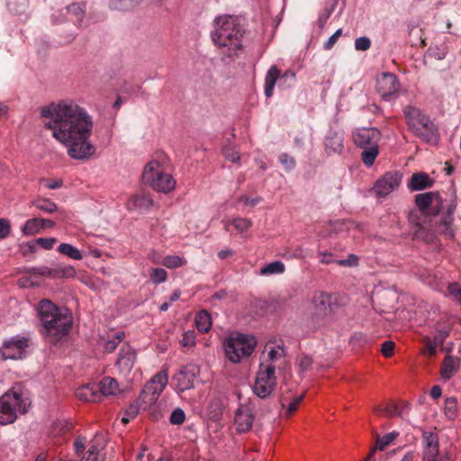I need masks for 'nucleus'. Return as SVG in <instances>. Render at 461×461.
<instances>
[{
  "instance_id": "26",
  "label": "nucleus",
  "mask_w": 461,
  "mask_h": 461,
  "mask_svg": "<svg viewBox=\"0 0 461 461\" xmlns=\"http://www.w3.org/2000/svg\"><path fill=\"white\" fill-rule=\"evenodd\" d=\"M99 389L97 384H86L77 390L76 395L82 401L93 402H100L102 398Z\"/></svg>"
},
{
  "instance_id": "48",
  "label": "nucleus",
  "mask_w": 461,
  "mask_h": 461,
  "mask_svg": "<svg viewBox=\"0 0 461 461\" xmlns=\"http://www.w3.org/2000/svg\"><path fill=\"white\" fill-rule=\"evenodd\" d=\"M140 0H113V5L116 9H129L138 4Z\"/></svg>"
},
{
  "instance_id": "35",
  "label": "nucleus",
  "mask_w": 461,
  "mask_h": 461,
  "mask_svg": "<svg viewBox=\"0 0 461 461\" xmlns=\"http://www.w3.org/2000/svg\"><path fill=\"white\" fill-rule=\"evenodd\" d=\"M457 400L456 397L447 398L445 401L444 413L448 420H455L457 416Z\"/></svg>"
},
{
  "instance_id": "44",
  "label": "nucleus",
  "mask_w": 461,
  "mask_h": 461,
  "mask_svg": "<svg viewBox=\"0 0 461 461\" xmlns=\"http://www.w3.org/2000/svg\"><path fill=\"white\" fill-rule=\"evenodd\" d=\"M123 335V332H117L112 339L106 340L104 344V348L105 351H113L122 341Z\"/></svg>"
},
{
  "instance_id": "12",
  "label": "nucleus",
  "mask_w": 461,
  "mask_h": 461,
  "mask_svg": "<svg viewBox=\"0 0 461 461\" xmlns=\"http://www.w3.org/2000/svg\"><path fill=\"white\" fill-rule=\"evenodd\" d=\"M29 347L28 339L24 337L14 336L3 343L0 348V356L3 359H22Z\"/></svg>"
},
{
  "instance_id": "25",
  "label": "nucleus",
  "mask_w": 461,
  "mask_h": 461,
  "mask_svg": "<svg viewBox=\"0 0 461 461\" xmlns=\"http://www.w3.org/2000/svg\"><path fill=\"white\" fill-rule=\"evenodd\" d=\"M433 184L434 180L431 179L426 173L419 172L411 175L407 186L411 191H420L430 188Z\"/></svg>"
},
{
  "instance_id": "9",
  "label": "nucleus",
  "mask_w": 461,
  "mask_h": 461,
  "mask_svg": "<svg viewBox=\"0 0 461 461\" xmlns=\"http://www.w3.org/2000/svg\"><path fill=\"white\" fill-rule=\"evenodd\" d=\"M450 191L442 197L438 192L421 193L415 196L417 208L425 215H438L445 210Z\"/></svg>"
},
{
  "instance_id": "64",
  "label": "nucleus",
  "mask_w": 461,
  "mask_h": 461,
  "mask_svg": "<svg viewBox=\"0 0 461 461\" xmlns=\"http://www.w3.org/2000/svg\"><path fill=\"white\" fill-rule=\"evenodd\" d=\"M449 293L456 297V300L458 301V298L461 297V286L458 284H452L448 286Z\"/></svg>"
},
{
  "instance_id": "15",
  "label": "nucleus",
  "mask_w": 461,
  "mask_h": 461,
  "mask_svg": "<svg viewBox=\"0 0 461 461\" xmlns=\"http://www.w3.org/2000/svg\"><path fill=\"white\" fill-rule=\"evenodd\" d=\"M456 208V190L451 188L450 193L447 198V204L445 207L446 216L438 224L436 230L447 239L454 237V230L452 229L453 213Z\"/></svg>"
},
{
  "instance_id": "4",
  "label": "nucleus",
  "mask_w": 461,
  "mask_h": 461,
  "mask_svg": "<svg viewBox=\"0 0 461 461\" xmlns=\"http://www.w3.org/2000/svg\"><path fill=\"white\" fill-rule=\"evenodd\" d=\"M143 182L157 192L168 194L176 187V181L170 173L168 157L158 152L144 167Z\"/></svg>"
},
{
  "instance_id": "13",
  "label": "nucleus",
  "mask_w": 461,
  "mask_h": 461,
  "mask_svg": "<svg viewBox=\"0 0 461 461\" xmlns=\"http://www.w3.org/2000/svg\"><path fill=\"white\" fill-rule=\"evenodd\" d=\"M403 114L409 127L418 135L421 134L422 130L430 131L433 127L429 118L415 106L407 105L403 110Z\"/></svg>"
},
{
  "instance_id": "39",
  "label": "nucleus",
  "mask_w": 461,
  "mask_h": 461,
  "mask_svg": "<svg viewBox=\"0 0 461 461\" xmlns=\"http://www.w3.org/2000/svg\"><path fill=\"white\" fill-rule=\"evenodd\" d=\"M161 264L167 268H176L185 264V260L176 255H168L163 258Z\"/></svg>"
},
{
  "instance_id": "53",
  "label": "nucleus",
  "mask_w": 461,
  "mask_h": 461,
  "mask_svg": "<svg viewBox=\"0 0 461 461\" xmlns=\"http://www.w3.org/2000/svg\"><path fill=\"white\" fill-rule=\"evenodd\" d=\"M395 344L392 340H386L382 344L381 351L385 357H390L393 354Z\"/></svg>"
},
{
  "instance_id": "1",
  "label": "nucleus",
  "mask_w": 461,
  "mask_h": 461,
  "mask_svg": "<svg viewBox=\"0 0 461 461\" xmlns=\"http://www.w3.org/2000/svg\"><path fill=\"white\" fill-rule=\"evenodd\" d=\"M41 116L49 119L44 128L50 130L52 137L68 148L74 159H87L95 152L89 138L93 121L87 112L72 101L51 103L41 108Z\"/></svg>"
},
{
  "instance_id": "5",
  "label": "nucleus",
  "mask_w": 461,
  "mask_h": 461,
  "mask_svg": "<svg viewBox=\"0 0 461 461\" xmlns=\"http://www.w3.org/2000/svg\"><path fill=\"white\" fill-rule=\"evenodd\" d=\"M31 405L30 399L21 384H15L0 397V424L14 423L18 414L26 413Z\"/></svg>"
},
{
  "instance_id": "56",
  "label": "nucleus",
  "mask_w": 461,
  "mask_h": 461,
  "mask_svg": "<svg viewBox=\"0 0 461 461\" xmlns=\"http://www.w3.org/2000/svg\"><path fill=\"white\" fill-rule=\"evenodd\" d=\"M342 30L338 29L330 38L329 40L324 43V49L325 50H330L336 41H338L339 37L341 36Z\"/></svg>"
},
{
  "instance_id": "21",
  "label": "nucleus",
  "mask_w": 461,
  "mask_h": 461,
  "mask_svg": "<svg viewBox=\"0 0 461 461\" xmlns=\"http://www.w3.org/2000/svg\"><path fill=\"white\" fill-rule=\"evenodd\" d=\"M279 79L278 86L279 87L286 88L290 87L293 83H290L288 80H282V76L280 75V70L276 66H272L266 77H265V95L267 98L273 95L274 88L276 81Z\"/></svg>"
},
{
  "instance_id": "16",
  "label": "nucleus",
  "mask_w": 461,
  "mask_h": 461,
  "mask_svg": "<svg viewBox=\"0 0 461 461\" xmlns=\"http://www.w3.org/2000/svg\"><path fill=\"white\" fill-rule=\"evenodd\" d=\"M334 303L333 295L330 293L317 292L312 298L313 314L323 319L332 313Z\"/></svg>"
},
{
  "instance_id": "20",
  "label": "nucleus",
  "mask_w": 461,
  "mask_h": 461,
  "mask_svg": "<svg viewBox=\"0 0 461 461\" xmlns=\"http://www.w3.org/2000/svg\"><path fill=\"white\" fill-rule=\"evenodd\" d=\"M324 148L328 155L341 153L344 149L342 131L330 128L324 139Z\"/></svg>"
},
{
  "instance_id": "57",
  "label": "nucleus",
  "mask_w": 461,
  "mask_h": 461,
  "mask_svg": "<svg viewBox=\"0 0 461 461\" xmlns=\"http://www.w3.org/2000/svg\"><path fill=\"white\" fill-rule=\"evenodd\" d=\"M37 244L41 246L45 249H50L53 248V245L56 243L55 238H39L37 240Z\"/></svg>"
},
{
  "instance_id": "32",
  "label": "nucleus",
  "mask_w": 461,
  "mask_h": 461,
  "mask_svg": "<svg viewBox=\"0 0 461 461\" xmlns=\"http://www.w3.org/2000/svg\"><path fill=\"white\" fill-rule=\"evenodd\" d=\"M32 205L46 213H53L58 210V205L50 199L37 198L32 201Z\"/></svg>"
},
{
  "instance_id": "30",
  "label": "nucleus",
  "mask_w": 461,
  "mask_h": 461,
  "mask_svg": "<svg viewBox=\"0 0 461 461\" xmlns=\"http://www.w3.org/2000/svg\"><path fill=\"white\" fill-rule=\"evenodd\" d=\"M285 271V264L280 261H273L267 265H265L260 269V275L262 276H272V275H281Z\"/></svg>"
},
{
  "instance_id": "27",
  "label": "nucleus",
  "mask_w": 461,
  "mask_h": 461,
  "mask_svg": "<svg viewBox=\"0 0 461 461\" xmlns=\"http://www.w3.org/2000/svg\"><path fill=\"white\" fill-rule=\"evenodd\" d=\"M460 365V361L457 357L453 356H447L444 358L442 368H441V376L445 380L450 379L458 370Z\"/></svg>"
},
{
  "instance_id": "28",
  "label": "nucleus",
  "mask_w": 461,
  "mask_h": 461,
  "mask_svg": "<svg viewBox=\"0 0 461 461\" xmlns=\"http://www.w3.org/2000/svg\"><path fill=\"white\" fill-rule=\"evenodd\" d=\"M97 384L100 388L99 392L101 393V398L103 396L115 395L120 391L117 381L110 376L103 378Z\"/></svg>"
},
{
  "instance_id": "47",
  "label": "nucleus",
  "mask_w": 461,
  "mask_h": 461,
  "mask_svg": "<svg viewBox=\"0 0 461 461\" xmlns=\"http://www.w3.org/2000/svg\"><path fill=\"white\" fill-rule=\"evenodd\" d=\"M371 46V41L368 37L363 36L356 39L355 49L360 51L367 50Z\"/></svg>"
},
{
  "instance_id": "43",
  "label": "nucleus",
  "mask_w": 461,
  "mask_h": 461,
  "mask_svg": "<svg viewBox=\"0 0 461 461\" xmlns=\"http://www.w3.org/2000/svg\"><path fill=\"white\" fill-rule=\"evenodd\" d=\"M41 282L38 280L36 275L31 274L19 278L18 285L22 288L33 287L40 285Z\"/></svg>"
},
{
  "instance_id": "59",
  "label": "nucleus",
  "mask_w": 461,
  "mask_h": 461,
  "mask_svg": "<svg viewBox=\"0 0 461 461\" xmlns=\"http://www.w3.org/2000/svg\"><path fill=\"white\" fill-rule=\"evenodd\" d=\"M240 202H242L245 205L247 206H256L260 201H261V197L258 196V197H255V198H249L248 196H240L239 198Z\"/></svg>"
},
{
  "instance_id": "2",
  "label": "nucleus",
  "mask_w": 461,
  "mask_h": 461,
  "mask_svg": "<svg viewBox=\"0 0 461 461\" xmlns=\"http://www.w3.org/2000/svg\"><path fill=\"white\" fill-rule=\"evenodd\" d=\"M211 37L221 53L228 58L238 57L243 50L245 29L235 15H221L214 19Z\"/></svg>"
},
{
  "instance_id": "45",
  "label": "nucleus",
  "mask_w": 461,
  "mask_h": 461,
  "mask_svg": "<svg viewBox=\"0 0 461 461\" xmlns=\"http://www.w3.org/2000/svg\"><path fill=\"white\" fill-rule=\"evenodd\" d=\"M28 274L36 275V276H51L53 277L54 268H49L48 267H32L26 270Z\"/></svg>"
},
{
  "instance_id": "3",
  "label": "nucleus",
  "mask_w": 461,
  "mask_h": 461,
  "mask_svg": "<svg viewBox=\"0 0 461 461\" xmlns=\"http://www.w3.org/2000/svg\"><path fill=\"white\" fill-rule=\"evenodd\" d=\"M38 316L41 325V333L50 343H57L66 338L72 327L71 313L59 308L48 299L38 304Z\"/></svg>"
},
{
  "instance_id": "10",
  "label": "nucleus",
  "mask_w": 461,
  "mask_h": 461,
  "mask_svg": "<svg viewBox=\"0 0 461 461\" xmlns=\"http://www.w3.org/2000/svg\"><path fill=\"white\" fill-rule=\"evenodd\" d=\"M422 461H450L451 455L447 450L439 449L438 436L432 432H423Z\"/></svg>"
},
{
  "instance_id": "63",
  "label": "nucleus",
  "mask_w": 461,
  "mask_h": 461,
  "mask_svg": "<svg viewBox=\"0 0 461 461\" xmlns=\"http://www.w3.org/2000/svg\"><path fill=\"white\" fill-rule=\"evenodd\" d=\"M140 408H141V407L140 406V404H139V403H137V404H131V405H130V407L126 410V411H125V415H126V416H129L130 418H132V419H133L134 417H136V415L138 414V412H139V411H140Z\"/></svg>"
},
{
  "instance_id": "14",
  "label": "nucleus",
  "mask_w": 461,
  "mask_h": 461,
  "mask_svg": "<svg viewBox=\"0 0 461 461\" xmlns=\"http://www.w3.org/2000/svg\"><path fill=\"white\" fill-rule=\"evenodd\" d=\"M200 374V367L194 364L183 366L172 378L178 392H185L194 386V381Z\"/></svg>"
},
{
  "instance_id": "29",
  "label": "nucleus",
  "mask_w": 461,
  "mask_h": 461,
  "mask_svg": "<svg viewBox=\"0 0 461 461\" xmlns=\"http://www.w3.org/2000/svg\"><path fill=\"white\" fill-rule=\"evenodd\" d=\"M195 326L202 333L207 332L212 325L211 315L207 311H201L195 316Z\"/></svg>"
},
{
  "instance_id": "6",
  "label": "nucleus",
  "mask_w": 461,
  "mask_h": 461,
  "mask_svg": "<svg viewBox=\"0 0 461 461\" xmlns=\"http://www.w3.org/2000/svg\"><path fill=\"white\" fill-rule=\"evenodd\" d=\"M354 143L363 149L361 158L366 167L374 165L379 154L378 143L381 140V132L377 128H360L352 134Z\"/></svg>"
},
{
  "instance_id": "19",
  "label": "nucleus",
  "mask_w": 461,
  "mask_h": 461,
  "mask_svg": "<svg viewBox=\"0 0 461 461\" xmlns=\"http://www.w3.org/2000/svg\"><path fill=\"white\" fill-rule=\"evenodd\" d=\"M135 361V350L129 345H123L120 349L115 366L119 373L126 376L131 373Z\"/></svg>"
},
{
  "instance_id": "60",
  "label": "nucleus",
  "mask_w": 461,
  "mask_h": 461,
  "mask_svg": "<svg viewBox=\"0 0 461 461\" xmlns=\"http://www.w3.org/2000/svg\"><path fill=\"white\" fill-rule=\"evenodd\" d=\"M438 346V338H434L433 340L427 339L426 348L429 356H432L436 353V348Z\"/></svg>"
},
{
  "instance_id": "8",
  "label": "nucleus",
  "mask_w": 461,
  "mask_h": 461,
  "mask_svg": "<svg viewBox=\"0 0 461 461\" xmlns=\"http://www.w3.org/2000/svg\"><path fill=\"white\" fill-rule=\"evenodd\" d=\"M276 366L274 364H260L253 385L254 393L262 399L271 395L276 386Z\"/></svg>"
},
{
  "instance_id": "54",
  "label": "nucleus",
  "mask_w": 461,
  "mask_h": 461,
  "mask_svg": "<svg viewBox=\"0 0 461 461\" xmlns=\"http://www.w3.org/2000/svg\"><path fill=\"white\" fill-rule=\"evenodd\" d=\"M181 343L185 347L194 346L195 343V335L193 330L185 331L183 334V339L181 340Z\"/></svg>"
},
{
  "instance_id": "52",
  "label": "nucleus",
  "mask_w": 461,
  "mask_h": 461,
  "mask_svg": "<svg viewBox=\"0 0 461 461\" xmlns=\"http://www.w3.org/2000/svg\"><path fill=\"white\" fill-rule=\"evenodd\" d=\"M337 264L341 267H356L358 265V257L350 254L347 259L338 260Z\"/></svg>"
},
{
  "instance_id": "49",
  "label": "nucleus",
  "mask_w": 461,
  "mask_h": 461,
  "mask_svg": "<svg viewBox=\"0 0 461 461\" xmlns=\"http://www.w3.org/2000/svg\"><path fill=\"white\" fill-rule=\"evenodd\" d=\"M279 161L281 164L291 170L295 167V160L293 157L289 156L287 153H283L279 157Z\"/></svg>"
},
{
  "instance_id": "58",
  "label": "nucleus",
  "mask_w": 461,
  "mask_h": 461,
  "mask_svg": "<svg viewBox=\"0 0 461 461\" xmlns=\"http://www.w3.org/2000/svg\"><path fill=\"white\" fill-rule=\"evenodd\" d=\"M376 411H378V412H384L386 415H388L390 417L400 415V413H399V411L397 410V406L394 405V404L389 405V406H387L385 408L378 407Z\"/></svg>"
},
{
  "instance_id": "33",
  "label": "nucleus",
  "mask_w": 461,
  "mask_h": 461,
  "mask_svg": "<svg viewBox=\"0 0 461 461\" xmlns=\"http://www.w3.org/2000/svg\"><path fill=\"white\" fill-rule=\"evenodd\" d=\"M58 251L75 260H80L83 258L82 253L76 247L68 243H61L58 248Z\"/></svg>"
},
{
  "instance_id": "38",
  "label": "nucleus",
  "mask_w": 461,
  "mask_h": 461,
  "mask_svg": "<svg viewBox=\"0 0 461 461\" xmlns=\"http://www.w3.org/2000/svg\"><path fill=\"white\" fill-rule=\"evenodd\" d=\"M28 6V0H7L9 11L14 14H20L25 12Z\"/></svg>"
},
{
  "instance_id": "22",
  "label": "nucleus",
  "mask_w": 461,
  "mask_h": 461,
  "mask_svg": "<svg viewBox=\"0 0 461 461\" xmlns=\"http://www.w3.org/2000/svg\"><path fill=\"white\" fill-rule=\"evenodd\" d=\"M254 422V414L249 406L240 407L235 413L234 424L240 433L251 429Z\"/></svg>"
},
{
  "instance_id": "55",
  "label": "nucleus",
  "mask_w": 461,
  "mask_h": 461,
  "mask_svg": "<svg viewBox=\"0 0 461 461\" xmlns=\"http://www.w3.org/2000/svg\"><path fill=\"white\" fill-rule=\"evenodd\" d=\"M303 400V395H300V396H297L295 398H294L288 404H287V408H286V415L289 416L291 415L292 413H294L298 405L300 404V402H302Z\"/></svg>"
},
{
  "instance_id": "41",
  "label": "nucleus",
  "mask_w": 461,
  "mask_h": 461,
  "mask_svg": "<svg viewBox=\"0 0 461 461\" xmlns=\"http://www.w3.org/2000/svg\"><path fill=\"white\" fill-rule=\"evenodd\" d=\"M284 358V349L283 348H271L267 354V358L265 362L261 364H274L276 367H279L277 365V361Z\"/></svg>"
},
{
  "instance_id": "61",
  "label": "nucleus",
  "mask_w": 461,
  "mask_h": 461,
  "mask_svg": "<svg viewBox=\"0 0 461 461\" xmlns=\"http://www.w3.org/2000/svg\"><path fill=\"white\" fill-rule=\"evenodd\" d=\"M318 258L322 264H330L334 261L333 254L330 252H318Z\"/></svg>"
},
{
  "instance_id": "46",
  "label": "nucleus",
  "mask_w": 461,
  "mask_h": 461,
  "mask_svg": "<svg viewBox=\"0 0 461 461\" xmlns=\"http://www.w3.org/2000/svg\"><path fill=\"white\" fill-rule=\"evenodd\" d=\"M185 420V414L180 408L174 410L170 415L169 420L171 424L181 425Z\"/></svg>"
},
{
  "instance_id": "17",
  "label": "nucleus",
  "mask_w": 461,
  "mask_h": 461,
  "mask_svg": "<svg viewBox=\"0 0 461 461\" xmlns=\"http://www.w3.org/2000/svg\"><path fill=\"white\" fill-rule=\"evenodd\" d=\"M85 16V11L80 4L73 3L68 5L64 10H60L52 14L55 23H63L69 21L75 24H79Z\"/></svg>"
},
{
  "instance_id": "50",
  "label": "nucleus",
  "mask_w": 461,
  "mask_h": 461,
  "mask_svg": "<svg viewBox=\"0 0 461 461\" xmlns=\"http://www.w3.org/2000/svg\"><path fill=\"white\" fill-rule=\"evenodd\" d=\"M11 230V224L7 219L1 218L0 219V239H5Z\"/></svg>"
},
{
  "instance_id": "37",
  "label": "nucleus",
  "mask_w": 461,
  "mask_h": 461,
  "mask_svg": "<svg viewBox=\"0 0 461 461\" xmlns=\"http://www.w3.org/2000/svg\"><path fill=\"white\" fill-rule=\"evenodd\" d=\"M76 270L71 266L59 265L54 268L53 278H69L74 277Z\"/></svg>"
},
{
  "instance_id": "31",
  "label": "nucleus",
  "mask_w": 461,
  "mask_h": 461,
  "mask_svg": "<svg viewBox=\"0 0 461 461\" xmlns=\"http://www.w3.org/2000/svg\"><path fill=\"white\" fill-rule=\"evenodd\" d=\"M230 224L234 226L238 232L242 233L251 228L252 221L248 218L237 217L232 221H227L224 222L225 230H228Z\"/></svg>"
},
{
  "instance_id": "40",
  "label": "nucleus",
  "mask_w": 461,
  "mask_h": 461,
  "mask_svg": "<svg viewBox=\"0 0 461 461\" xmlns=\"http://www.w3.org/2000/svg\"><path fill=\"white\" fill-rule=\"evenodd\" d=\"M399 436L398 431H392L385 434L382 438L377 436L378 449L384 451L397 437Z\"/></svg>"
},
{
  "instance_id": "7",
  "label": "nucleus",
  "mask_w": 461,
  "mask_h": 461,
  "mask_svg": "<svg viewBox=\"0 0 461 461\" xmlns=\"http://www.w3.org/2000/svg\"><path fill=\"white\" fill-rule=\"evenodd\" d=\"M256 345L255 337L238 332L230 334L223 341L225 355L232 363H240L250 356Z\"/></svg>"
},
{
  "instance_id": "18",
  "label": "nucleus",
  "mask_w": 461,
  "mask_h": 461,
  "mask_svg": "<svg viewBox=\"0 0 461 461\" xmlns=\"http://www.w3.org/2000/svg\"><path fill=\"white\" fill-rule=\"evenodd\" d=\"M399 86L398 78L393 73H383L376 79V90L384 99L396 94Z\"/></svg>"
},
{
  "instance_id": "62",
  "label": "nucleus",
  "mask_w": 461,
  "mask_h": 461,
  "mask_svg": "<svg viewBox=\"0 0 461 461\" xmlns=\"http://www.w3.org/2000/svg\"><path fill=\"white\" fill-rule=\"evenodd\" d=\"M224 156L232 162H238L240 160L239 153L230 149H227L224 150Z\"/></svg>"
},
{
  "instance_id": "11",
  "label": "nucleus",
  "mask_w": 461,
  "mask_h": 461,
  "mask_svg": "<svg viewBox=\"0 0 461 461\" xmlns=\"http://www.w3.org/2000/svg\"><path fill=\"white\" fill-rule=\"evenodd\" d=\"M402 179V174L399 171H388L376 180L373 190L377 197H386L399 188Z\"/></svg>"
},
{
  "instance_id": "24",
  "label": "nucleus",
  "mask_w": 461,
  "mask_h": 461,
  "mask_svg": "<svg viewBox=\"0 0 461 461\" xmlns=\"http://www.w3.org/2000/svg\"><path fill=\"white\" fill-rule=\"evenodd\" d=\"M168 375L167 371H160L149 381L144 388L153 396L159 398L161 393L167 384Z\"/></svg>"
},
{
  "instance_id": "36",
  "label": "nucleus",
  "mask_w": 461,
  "mask_h": 461,
  "mask_svg": "<svg viewBox=\"0 0 461 461\" xmlns=\"http://www.w3.org/2000/svg\"><path fill=\"white\" fill-rule=\"evenodd\" d=\"M158 400V397L153 396V394H151L149 392H147V390L143 388L141 393L139 396L138 403L141 409L146 410L154 405Z\"/></svg>"
},
{
  "instance_id": "51",
  "label": "nucleus",
  "mask_w": 461,
  "mask_h": 461,
  "mask_svg": "<svg viewBox=\"0 0 461 461\" xmlns=\"http://www.w3.org/2000/svg\"><path fill=\"white\" fill-rule=\"evenodd\" d=\"M297 363H298L299 368L302 371H305L311 367V366L312 364V359L309 356L302 355L298 357Z\"/></svg>"
},
{
  "instance_id": "34",
  "label": "nucleus",
  "mask_w": 461,
  "mask_h": 461,
  "mask_svg": "<svg viewBox=\"0 0 461 461\" xmlns=\"http://www.w3.org/2000/svg\"><path fill=\"white\" fill-rule=\"evenodd\" d=\"M41 230L40 218H32L25 221L22 228V232L25 236L33 235L39 233Z\"/></svg>"
},
{
  "instance_id": "42",
  "label": "nucleus",
  "mask_w": 461,
  "mask_h": 461,
  "mask_svg": "<svg viewBox=\"0 0 461 461\" xmlns=\"http://www.w3.org/2000/svg\"><path fill=\"white\" fill-rule=\"evenodd\" d=\"M167 278V272L164 268H152L150 270V281L158 285L164 283Z\"/></svg>"
},
{
  "instance_id": "23",
  "label": "nucleus",
  "mask_w": 461,
  "mask_h": 461,
  "mask_svg": "<svg viewBox=\"0 0 461 461\" xmlns=\"http://www.w3.org/2000/svg\"><path fill=\"white\" fill-rule=\"evenodd\" d=\"M153 199L149 194L140 192L133 194L126 206L131 211L147 212L153 206Z\"/></svg>"
}]
</instances>
